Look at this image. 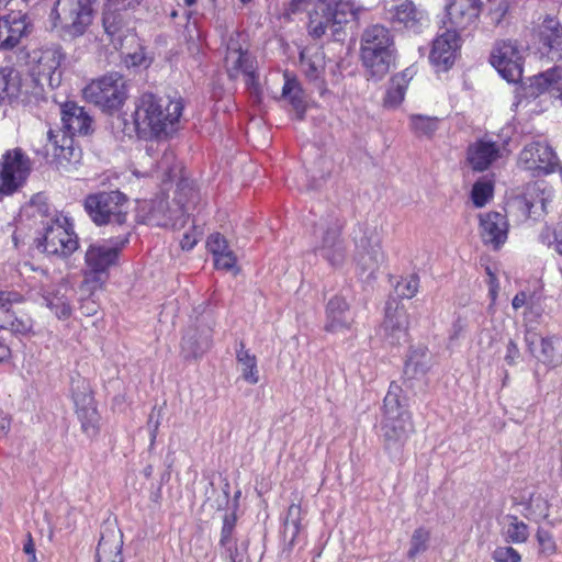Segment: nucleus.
<instances>
[{"instance_id": "obj_32", "label": "nucleus", "mask_w": 562, "mask_h": 562, "mask_svg": "<svg viewBox=\"0 0 562 562\" xmlns=\"http://www.w3.org/2000/svg\"><path fill=\"white\" fill-rule=\"evenodd\" d=\"M22 76L13 67L7 66L0 69V102H12L22 91Z\"/></svg>"}, {"instance_id": "obj_13", "label": "nucleus", "mask_w": 562, "mask_h": 562, "mask_svg": "<svg viewBox=\"0 0 562 562\" xmlns=\"http://www.w3.org/2000/svg\"><path fill=\"white\" fill-rule=\"evenodd\" d=\"M63 54L58 47L45 48L34 52L32 56L31 72L40 85H47L52 88L60 83L59 67Z\"/></svg>"}, {"instance_id": "obj_8", "label": "nucleus", "mask_w": 562, "mask_h": 562, "mask_svg": "<svg viewBox=\"0 0 562 562\" xmlns=\"http://www.w3.org/2000/svg\"><path fill=\"white\" fill-rule=\"evenodd\" d=\"M83 95L104 111L116 110L127 98L126 82L123 76L112 72L89 83Z\"/></svg>"}, {"instance_id": "obj_4", "label": "nucleus", "mask_w": 562, "mask_h": 562, "mask_svg": "<svg viewBox=\"0 0 562 562\" xmlns=\"http://www.w3.org/2000/svg\"><path fill=\"white\" fill-rule=\"evenodd\" d=\"M61 121L69 136L49 130L45 150L46 155L52 157V162L67 170L68 166L77 162L80 156L72 145L71 136L89 134L92 119L82 106L67 102L61 106Z\"/></svg>"}, {"instance_id": "obj_50", "label": "nucleus", "mask_w": 562, "mask_h": 562, "mask_svg": "<svg viewBox=\"0 0 562 562\" xmlns=\"http://www.w3.org/2000/svg\"><path fill=\"white\" fill-rule=\"evenodd\" d=\"M415 75L416 69L414 67H408L392 77L390 87H392L396 91H400L405 97L407 87Z\"/></svg>"}, {"instance_id": "obj_21", "label": "nucleus", "mask_w": 562, "mask_h": 562, "mask_svg": "<svg viewBox=\"0 0 562 562\" xmlns=\"http://www.w3.org/2000/svg\"><path fill=\"white\" fill-rule=\"evenodd\" d=\"M502 157V147L490 139H477L469 145L467 161L474 171H485Z\"/></svg>"}, {"instance_id": "obj_24", "label": "nucleus", "mask_w": 562, "mask_h": 562, "mask_svg": "<svg viewBox=\"0 0 562 562\" xmlns=\"http://www.w3.org/2000/svg\"><path fill=\"white\" fill-rule=\"evenodd\" d=\"M527 90L531 97L548 93L562 103V68L554 67L531 77Z\"/></svg>"}, {"instance_id": "obj_36", "label": "nucleus", "mask_w": 562, "mask_h": 562, "mask_svg": "<svg viewBox=\"0 0 562 562\" xmlns=\"http://www.w3.org/2000/svg\"><path fill=\"white\" fill-rule=\"evenodd\" d=\"M69 292L70 290L67 285L59 284L43 296L45 305L58 318H67L71 314L70 297L68 296Z\"/></svg>"}, {"instance_id": "obj_18", "label": "nucleus", "mask_w": 562, "mask_h": 562, "mask_svg": "<svg viewBox=\"0 0 562 562\" xmlns=\"http://www.w3.org/2000/svg\"><path fill=\"white\" fill-rule=\"evenodd\" d=\"M481 11L480 0H452L447 5L446 29L463 31L475 24Z\"/></svg>"}, {"instance_id": "obj_25", "label": "nucleus", "mask_w": 562, "mask_h": 562, "mask_svg": "<svg viewBox=\"0 0 562 562\" xmlns=\"http://www.w3.org/2000/svg\"><path fill=\"white\" fill-rule=\"evenodd\" d=\"M211 328L207 325L189 327L182 338L181 352L186 359L201 357L212 342Z\"/></svg>"}, {"instance_id": "obj_22", "label": "nucleus", "mask_w": 562, "mask_h": 562, "mask_svg": "<svg viewBox=\"0 0 562 562\" xmlns=\"http://www.w3.org/2000/svg\"><path fill=\"white\" fill-rule=\"evenodd\" d=\"M525 341L530 353L539 361L550 368H555L562 363V353L557 345L560 342L555 336L538 337L537 334L527 333Z\"/></svg>"}, {"instance_id": "obj_56", "label": "nucleus", "mask_w": 562, "mask_h": 562, "mask_svg": "<svg viewBox=\"0 0 562 562\" xmlns=\"http://www.w3.org/2000/svg\"><path fill=\"white\" fill-rule=\"evenodd\" d=\"M404 98L405 97L400 91L390 87L384 98V106L395 109L404 101Z\"/></svg>"}, {"instance_id": "obj_30", "label": "nucleus", "mask_w": 562, "mask_h": 562, "mask_svg": "<svg viewBox=\"0 0 562 562\" xmlns=\"http://www.w3.org/2000/svg\"><path fill=\"white\" fill-rule=\"evenodd\" d=\"M383 260L384 255L380 240L366 239L357 246L355 261L362 272L375 271Z\"/></svg>"}, {"instance_id": "obj_11", "label": "nucleus", "mask_w": 562, "mask_h": 562, "mask_svg": "<svg viewBox=\"0 0 562 562\" xmlns=\"http://www.w3.org/2000/svg\"><path fill=\"white\" fill-rule=\"evenodd\" d=\"M518 164L526 170L551 173L559 166V158L547 140H533L524 146Z\"/></svg>"}, {"instance_id": "obj_63", "label": "nucleus", "mask_w": 562, "mask_h": 562, "mask_svg": "<svg viewBox=\"0 0 562 562\" xmlns=\"http://www.w3.org/2000/svg\"><path fill=\"white\" fill-rule=\"evenodd\" d=\"M140 1L142 0H108L106 8L108 9L117 8V7L127 8V7H131L134 4H138Z\"/></svg>"}, {"instance_id": "obj_9", "label": "nucleus", "mask_w": 562, "mask_h": 562, "mask_svg": "<svg viewBox=\"0 0 562 562\" xmlns=\"http://www.w3.org/2000/svg\"><path fill=\"white\" fill-rule=\"evenodd\" d=\"M31 171V160L21 148L7 150L0 159V194L16 191Z\"/></svg>"}, {"instance_id": "obj_16", "label": "nucleus", "mask_w": 562, "mask_h": 562, "mask_svg": "<svg viewBox=\"0 0 562 562\" xmlns=\"http://www.w3.org/2000/svg\"><path fill=\"white\" fill-rule=\"evenodd\" d=\"M225 67L231 78H237L240 74L246 77V85L258 95L259 88L255 77L254 61L246 50L231 38L225 55Z\"/></svg>"}, {"instance_id": "obj_55", "label": "nucleus", "mask_w": 562, "mask_h": 562, "mask_svg": "<svg viewBox=\"0 0 562 562\" xmlns=\"http://www.w3.org/2000/svg\"><path fill=\"white\" fill-rule=\"evenodd\" d=\"M175 155L172 151H165L161 160L157 164L156 172H161L164 177L169 178L172 172V162Z\"/></svg>"}, {"instance_id": "obj_51", "label": "nucleus", "mask_w": 562, "mask_h": 562, "mask_svg": "<svg viewBox=\"0 0 562 562\" xmlns=\"http://www.w3.org/2000/svg\"><path fill=\"white\" fill-rule=\"evenodd\" d=\"M537 540L540 547V550L546 555H552L557 552V544L552 537V535L542 529L539 528L537 531Z\"/></svg>"}, {"instance_id": "obj_62", "label": "nucleus", "mask_w": 562, "mask_h": 562, "mask_svg": "<svg viewBox=\"0 0 562 562\" xmlns=\"http://www.w3.org/2000/svg\"><path fill=\"white\" fill-rule=\"evenodd\" d=\"M553 249L562 256V220L558 223L554 231Z\"/></svg>"}, {"instance_id": "obj_43", "label": "nucleus", "mask_w": 562, "mask_h": 562, "mask_svg": "<svg viewBox=\"0 0 562 562\" xmlns=\"http://www.w3.org/2000/svg\"><path fill=\"white\" fill-rule=\"evenodd\" d=\"M301 507L292 504L288 509V516L284 521L283 537L290 544H294L301 530Z\"/></svg>"}, {"instance_id": "obj_42", "label": "nucleus", "mask_w": 562, "mask_h": 562, "mask_svg": "<svg viewBox=\"0 0 562 562\" xmlns=\"http://www.w3.org/2000/svg\"><path fill=\"white\" fill-rule=\"evenodd\" d=\"M282 95L289 100L296 113L302 117L305 110L303 90L295 79H286L282 89Z\"/></svg>"}, {"instance_id": "obj_47", "label": "nucleus", "mask_w": 562, "mask_h": 562, "mask_svg": "<svg viewBox=\"0 0 562 562\" xmlns=\"http://www.w3.org/2000/svg\"><path fill=\"white\" fill-rule=\"evenodd\" d=\"M30 209L33 216L46 218L45 223H53L54 213L58 212L47 203L46 198L42 194H36L32 198Z\"/></svg>"}, {"instance_id": "obj_1", "label": "nucleus", "mask_w": 562, "mask_h": 562, "mask_svg": "<svg viewBox=\"0 0 562 562\" xmlns=\"http://www.w3.org/2000/svg\"><path fill=\"white\" fill-rule=\"evenodd\" d=\"M182 111L181 100L143 93L135 103L134 124L142 137H168L177 131Z\"/></svg>"}, {"instance_id": "obj_44", "label": "nucleus", "mask_w": 562, "mask_h": 562, "mask_svg": "<svg viewBox=\"0 0 562 562\" xmlns=\"http://www.w3.org/2000/svg\"><path fill=\"white\" fill-rule=\"evenodd\" d=\"M494 184L491 180L483 178L477 180L472 188L471 199L476 207H483L492 198Z\"/></svg>"}, {"instance_id": "obj_33", "label": "nucleus", "mask_w": 562, "mask_h": 562, "mask_svg": "<svg viewBox=\"0 0 562 562\" xmlns=\"http://www.w3.org/2000/svg\"><path fill=\"white\" fill-rule=\"evenodd\" d=\"M122 537L115 531L103 533L97 548V562H123Z\"/></svg>"}, {"instance_id": "obj_3", "label": "nucleus", "mask_w": 562, "mask_h": 562, "mask_svg": "<svg viewBox=\"0 0 562 562\" xmlns=\"http://www.w3.org/2000/svg\"><path fill=\"white\" fill-rule=\"evenodd\" d=\"M407 400L402 387L392 382L384 397V414L381 423V436L384 449L390 457L397 459L414 431L409 412L406 409Z\"/></svg>"}, {"instance_id": "obj_10", "label": "nucleus", "mask_w": 562, "mask_h": 562, "mask_svg": "<svg viewBox=\"0 0 562 562\" xmlns=\"http://www.w3.org/2000/svg\"><path fill=\"white\" fill-rule=\"evenodd\" d=\"M95 0H58L54 12L71 36L82 35L93 20Z\"/></svg>"}, {"instance_id": "obj_49", "label": "nucleus", "mask_w": 562, "mask_h": 562, "mask_svg": "<svg viewBox=\"0 0 562 562\" xmlns=\"http://www.w3.org/2000/svg\"><path fill=\"white\" fill-rule=\"evenodd\" d=\"M419 288V279L416 276H408L401 279L395 285L396 294L402 299H412Z\"/></svg>"}, {"instance_id": "obj_12", "label": "nucleus", "mask_w": 562, "mask_h": 562, "mask_svg": "<svg viewBox=\"0 0 562 562\" xmlns=\"http://www.w3.org/2000/svg\"><path fill=\"white\" fill-rule=\"evenodd\" d=\"M522 53L512 41L497 43L491 55V63L508 82H517L522 77Z\"/></svg>"}, {"instance_id": "obj_34", "label": "nucleus", "mask_w": 562, "mask_h": 562, "mask_svg": "<svg viewBox=\"0 0 562 562\" xmlns=\"http://www.w3.org/2000/svg\"><path fill=\"white\" fill-rule=\"evenodd\" d=\"M389 19L394 26L416 31L419 24L418 13L413 2L403 0L389 9Z\"/></svg>"}, {"instance_id": "obj_35", "label": "nucleus", "mask_w": 562, "mask_h": 562, "mask_svg": "<svg viewBox=\"0 0 562 562\" xmlns=\"http://www.w3.org/2000/svg\"><path fill=\"white\" fill-rule=\"evenodd\" d=\"M361 59L370 77L374 80H381L394 66L396 54L395 52H382L373 54V56L361 55Z\"/></svg>"}, {"instance_id": "obj_61", "label": "nucleus", "mask_w": 562, "mask_h": 562, "mask_svg": "<svg viewBox=\"0 0 562 562\" xmlns=\"http://www.w3.org/2000/svg\"><path fill=\"white\" fill-rule=\"evenodd\" d=\"M125 63L127 66H143L146 65V57L143 50L135 52L133 54H128L125 57Z\"/></svg>"}, {"instance_id": "obj_58", "label": "nucleus", "mask_w": 562, "mask_h": 562, "mask_svg": "<svg viewBox=\"0 0 562 562\" xmlns=\"http://www.w3.org/2000/svg\"><path fill=\"white\" fill-rule=\"evenodd\" d=\"M520 357V351L517 344L514 340H509L506 347L505 361L509 366H514L517 363V360Z\"/></svg>"}, {"instance_id": "obj_64", "label": "nucleus", "mask_w": 562, "mask_h": 562, "mask_svg": "<svg viewBox=\"0 0 562 562\" xmlns=\"http://www.w3.org/2000/svg\"><path fill=\"white\" fill-rule=\"evenodd\" d=\"M23 551L30 555V562H36L35 548L31 537H29L27 542L24 544Z\"/></svg>"}, {"instance_id": "obj_48", "label": "nucleus", "mask_w": 562, "mask_h": 562, "mask_svg": "<svg viewBox=\"0 0 562 562\" xmlns=\"http://www.w3.org/2000/svg\"><path fill=\"white\" fill-rule=\"evenodd\" d=\"M430 532L425 528H418L414 531L411 539V548L407 552L409 559L416 558L418 554L426 551Z\"/></svg>"}, {"instance_id": "obj_31", "label": "nucleus", "mask_w": 562, "mask_h": 562, "mask_svg": "<svg viewBox=\"0 0 562 562\" xmlns=\"http://www.w3.org/2000/svg\"><path fill=\"white\" fill-rule=\"evenodd\" d=\"M539 41L550 52L562 54V24L557 16L547 14L537 27Z\"/></svg>"}, {"instance_id": "obj_40", "label": "nucleus", "mask_w": 562, "mask_h": 562, "mask_svg": "<svg viewBox=\"0 0 562 562\" xmlns=\"http://www.w3.org/2000/svg\"><path fill=\"white\" fill-rule=\"evenodd\" d=\"M440 120L437 116L424 114H411L408 116V126L411 132L417 137L431 138L439 128Z\"/></svg>"}, {"instance_id": "obj_39", "label": "nucleus", "mask_w": 562, "mask_h": 562, "mask_svg": "<svg viewBox=\"0 0 562 562\" xmlns=\"http://www.w3.org/2000/svg\"><path fill=\"white\" fill-rule=\"evenodd\" d=\"M236 361L243 380L252 385L257 384L260 379L256 356L241 346L240 349L237 350Z\"/></svg>"}, {"instance_id": "obj_7", "label": "nucleus", "mask_w": 562, "mask_h": 562, "mask_svg": "<svg viewBox=\"0 0 562 562\" xmlns=\"http://www.w3.org/2000/svg\"><path fill=\"white\" fill-rule=\"evenodd\" d=\"M44 234L37 247L47 255L67 257L78 249L79 241L70 220L55 212L53 223H44Z\"/></svg>"}, {"instance_id": "obj_5", "label": "nucleus", "mask_w": 562, "mask_h": 562, "mask_svg": "<svg viewBox=\"0 0 562 562\" xmlns=\"http://www.w3.org/2000/svg\"><path fill=\"white\" fill-rule=\"evenodd\" d=\"M127 243V237H117L89 245L85 254L82 292L92 295L102 289L109 278V269L117 263L119 255Z\"/></svg>"}, {"instance_id": "obj_29", "label": "nucleus", "mask_w": 562, "mask_h": 562, "mask_svg": "<svg viewBox=\"0 0 562 562\" xmlns=\"http://www.w3.org/2000/svg\"><path fill=\"white\" fill-rule=\"evenodd\" d=\"M206 247L214 257L216 269L233 271L235 274L238 272L237 258L224 236L220 233L210 235Z\"/></svg>"}, {"instance_id": "obj_6", "label": "nucleus", "mask_w": 562, "mask_h": 562, "mask_svg": "<svg viewBox=\"0 0 562 562\" xmlns=\"http://www.w3.org/2000/svg\"><path fill=\"white\" fill-rule=\"evenodd\" d=\"M127 196L115 190L89 194L85 199V210L99 226L112 224L122 225L126 222L128 214Z\"/></svg>"}, {"instance_id": "obj_19", "label": "nucleus", "mask_w": 562, "mask_h": 562, "mask_svg": "<svg viewBox=\"0 0 562 562\" xmlns=\"http://www.w3.org/2000/svg\"><path fill=\"white\" fill-rule=\"evenodd\" d=\"M27 14L21 11H11L0 16V49L14 48L30 32Z\"/></svg>"}, {"instance_id": "obj_14", "label": "nucleus", "mask_w": 562, "mask_h": 562, "mask_svg": "<svg viewBox=\"0 0 562 562\" xmlns=\"http://www.w3.org/2000/svg\"><path fill=\"white\" fill-rule=\"evenodd\" d=\"M142 211L143 222L151 226H170L172 228L182 227L186 223L184 207L170 209L169 202L162 196H158L150 202H144Z\"/></svg>"}, {"instance_id": "obj_38", "label": "nucleus", "mask_w": 562, "mask_h": 562, "mask_svg": "<svg viewBox=\"0 0 562 562\" xmlns=\"http://www.w3.org/2000/svg\"><path fill=\"white\" fill-rule=\"evenodd\" d=\"M540 189L536 186L529 187L526 193L514 200L513 205L522 212L526 217L544 212V200L539 198Z\"/></svg>"}, {"instance_id": "obj_23", "label": "nucleus", "mask_w": 562, "mask_h": 562, "mask_svg": "<svg viewBox=\"0 0 562 562\" xmlns=\"http://www.w3.org/2000/svg\"><path fill=\"white\" fill-rule=\"evenodd\" d=\"M316 252L331 267L340 268L346 262V248L339 237L338 225L322 229V240L316 247Z\"/></svg>"}, {"instance_id": "obj_46", "label": "nucleus", "mask_w": 562, "mask_h": 562, "mask_svg": "<svg viewBox=\"0 0 562 562\" xmlns=\"http://www.w3.org/2000/svg\"><path fill=\"white\" fill-rule=\"evenodd\" d=\"M407 370H412L415 374L426 373L429 369L428 353L425 347H419L411 351L406 362Z\"/></svg>"}, {"instance_id": "obj_27", "label": "nucleus", "mask_w": 562, "mask_h": 562, "mask_svg": "<svg viewBox=\"0 0 562 562\" xmlns=\"http://www.w3.org/2000/svg\"><path fill=\"white\" fill-rule=\"evenodd\" d=\"M81 393H74V401L77 407V415L81 422V429L88 437L98 434L99 414L93 405V398L88 386L83 385Z\"/></svg>"}, {"instance_id": "obj_53", "label": "nucleus", "mask_w": 562, "mask_h": 562, "mask_svg": "<svg viewBox=\"0 0 562 562\" xmlns=\"http://www.w3.org/2000/svg\"><path fill=\"white\" fill-rule=\"evenodd\" d=\"M236 525V516L235 514H227L223 519V527L221 530V539L220 543L222 546H227L232 539L233 531Z\"/></svg>"}, {"instance_id": "obj_2", "label": "nucleus", "mask_w": 562, "mask_h": 562, "mask_svg": "<svg viewBox=\"0 0 562 562\" xmlns=\"http://www.w3.org/2000/svg\"><path fill=\"white\" fill-rule=\"evenodd\" d=\"M291 13L308 11V31L314 37L323 36L327 30L337 35L342 27L357 20L361 10L351 0H291Z\"/></svg>"}, {"instance_id": "obj_54", "label": "nucleus", "mask_w": 562, "mask_h": 562, "mask_svg": "<svg viewBox=\"0 0 562 562\" xmlns=\"http://www.w3.org/2000/svg\"><path fill=\"white\" fill-rule=\"evenodd\" d=\"M32 322L30 318L15 317L9 324V329L14 334L26 335L32 330Z\"/></svg>"}, {"instance_id": "obj_52", "label": "nucleus", "mask_w": 562, "mask_h": 562, "mask_svg": "<svg viewBox=\"0 0 562 562\" xmlns=\"http://www.w3.org/2000/svg\"><path fill=\"white\" fill-rule=\"evenodd\" d=\"M495 562H520V555L512 547H498L493 552Z\"/></svg>"}, {"instance_id": "obj_60", "label": "nucleus", "mask_w": 562, "mask_h": 562, "mask_svg": "<svg viewBox=\"0 0 562 562\" xmlns=\"http://www.w3.org/2000/svg\"><path fill=\"white\" fill-rule=\"evenodd\" d=\"M531 300L532 296L528 295L525 291H520L514 296L512 306L514 310H519L520 307H526Z\"/></svg>"}, {"instance_id": "obj_17", "label": "nucleus", "mask_w": 562, "mask_h": 562, "mask_svg": "<svg viewBox=\"0 0 562 562\" xmlns=\"http://www.w3.org/2000/svg\"><path fill=\"white\" fill-rule=\"evenodd\" d=\"M461 40L456 30L446 29L432 42L429 59L441 70H448L456 61Z\"/></svg>"}, {"instance_id": "obj_45", "label": "nucleus", "mask_w": 562, "mask_h": 562, "mask_svg": "<svg viewBox=\"0 0 562 562\" xmlns=\"http://www.w3.org/2000/svg\"><path fill=\"white\" fill-rule=\"evenodd\" d=\"M525 516L533 521H540L549 516V503L541 495H531L526 506Z\"/></svg>"}, {"instance_id": "obj_26", "label": "nucleus", "mask_w": 562, "mask_h": 562, "mask_svg": "<svg viewBox=\"0 0 562 562\" xmlns=\"http://www.w3.org/2000/svg\"><path fill=\"white\" fill-rule=\"evenodd\" d=\"M326 315L325 330L331 334L345 333L351 328L353 323V317L349 313L348 303L341 296H334L329 300Z\"/></svg>"}, {"instance_id": "obj_41", "label": "nucleus", "mask_w": 562, "mask_h": 562, "mask_svg": "<svg viewBox=\"0 0 562 562\" xmlns=\"http://www.w3.org/2000/svg\"><path fill=\"white\" fill-rule=\"evenodd\" d=\"M503 532L508 542L524 543L529 538V527L515 515L504 518Z\"/></svg>"}, {"instance_id": "obj_59", "label": "nucleus", "mask_w": 562, "mask_h": 562, "mask_svg": "<svg viewBox=\"0 0 562 562\" xmlns=\"http://www.w3.org/2000/svg\"><path fill=\"white\" fill-rule=\"evenodd\" d=\"M199 240V234L193 229L190 233H186L180 241L183 250H191Z\"/></svg>"}, {"instance_id": "obj_20", "label": "nucleus", "mask_w": 562, "mask_h": 562, "mask_svg": "<svg viewBox=\"0 0 562 562\" xmlns=\"http://www.w3.org/2000/svg\"><path fill=\"white\" fill-rule=\"evenodd\" d=\"M408 329V314L404 305L398 302H389L385 310V319L382 324L384 337L390 344H400L406 340Z\"/></svg>"}, {"instance_id": "obj_28", "label": "nucleus", "mask_w": 562, "mask_h": 562, "mask_svg": "<svg viewBox=\"0 0 562 562\" xmlns=\"http://www.w3.org/2000/svg\"><path fill=\"white\" fill-rule=\"evenodd\" d=\"M382 52H395L390 31L382 25L368 27L361 38V55H372Z\"/></svg>"}, {"instance_id": "obj_37", "label": "nucleus", "mask_w": 562, "mask_h": 562, "mask_svg": "<svg viewBox=\"0 0 562 562\" xmlns=\"http://www.w3.org/2000/svg\"><path fill=\"white\" fill-rule=\"evenodd\" d=\"M301 66L305 76L311 81L318 82V88H323L322 77L325 71V57L323 52L319 49L313 53L303 50L301 53Z\"/></svg>"}, {"instance_id": "obj_15", "label": "nucleus", "mask_w": 562, "mask_h": 562, "mask_svg": "<svg viewBox=\"0 0 562 562\" xmlns=\"http://www.w3.org/2000/svg\"><path fill=\"white\" fill-rule=\"evenodd\" d=\"M509 223L499 212L479 215V235L482 243L492 250H499L508 238Z\"/></svg>"}, {"instance_id": "obj_57", "label": "nucleus", "mask_w": 562, "mask_h": 562, "mask_svg": "<svg viewBox=\"0 0 562 562\" xmlns=\"http://www.w3.org/2000/svg\"><path fill=\"white\" fill-rule=\"evenodd\" d=\"M522 317L525 323L536 322L541 317V310L536 305L533 299L526 306Z\"/></svg>"}]
</instances>
